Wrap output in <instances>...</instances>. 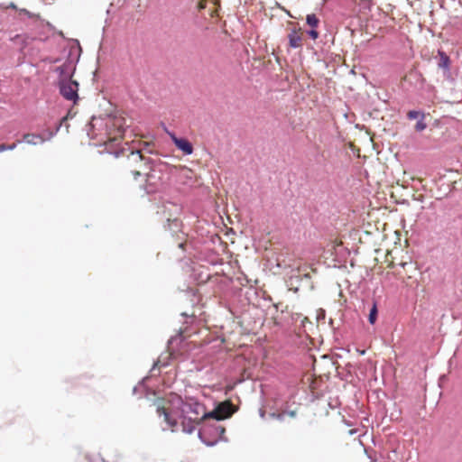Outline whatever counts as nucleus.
<instances>
[{
    "label": "nucleus",
    "mask_w": 462,
    "mask_h": 462,
    "mask_svg": "<svg viewBox=\"0 0 462 462\" xmlns=\"http://www.w3.org/2000/svg\"><path fill=\"white\" fill-rule=\"evenodd\" d=\"M156 411L173 432L180 428L185 433H192L202 420L209 418L205 406L191 398L182 400L177 397L170 406L157 405Z\"/></svg>",
    "instance_id": "1"
},
{
    "label": "nucleus",
    "mask_w": 462,
    "mask_h": 462,
    "mask_svg": "<svg viewBox=\"0 0 462 462\" xmlns=\"http://www.w3.org/2000/svg\"><path fill=\"white\" fill-rule=\"evenodd\" d=\"M125 152H129L125 155L126 159L123 162V166L125 168V170L129 171L134 175V179H136L138 176H141L146 169H148L146 166V159L143 156L139 150L130 151L129 148L122 149L120 153L125 155ZM116 156H119L118 152H116Z\"/></svg>",
    "instance_id": "2"
},
{
    "label": "nucleus",
    "mask_w": 462,
    "mask_h": 462,
    "mask_svg": "<svg viewBox=\"0 0 462 462\" xmlns=\"http://www.w3.org/2000/svg\"><path fill=\"white\" fill-rule=\"evenodd\" d=\"M106 128L107 141L104 143L106 145L107 142H114L123 138L125 133V119L122 117H108L104 123Z\"/></svg>",
    "instance_id": "3"
},
{
    "label": "nucleus",
    "mask_w": 462,
    "mask_h": 462,
    "mask_svg": "<svg viewBox=\"0 0 462 462\" xmlns=\"http://www.w3.org/2000/svg\"><path fill=\"white\" fill-rule=\"evenodd\" d=\"M148 172H144L146 178L143 189L148 194H152L160 190L162 186V173L154 167L149 168Z\"/></svg>",
    "instance_id": "4"
},
{
    "label": "nucleus",
    "mask_w": 462,
    "mask_h": 462,
    "mask_svg": "<svg viewBox=\"0 0 462 462\" xmlns=\"http://www.w3.org/2000/svg\"><path fill=\"white\" fill-rule=\"evenodd\" d=\"M78 90L79 84L74 80H62L60 84L61 96L67 100L73 101L74 104H77L79 99Z\"/></svg>",
    "instance_id": "5"
},
{
    "label": "nucleus",
    "mask_w": 462,
    "mask_h": 462,
    "mask_svg": "<svg viewBox=\"0 0 462 462\" xmlns=\"http://www.w3.org/2000/svg\"><path fill=\"white\" fill-rule=\"evenodd\" d=\"M233 412V404L230 401H226L220 402L212 411L208 412V416L220 420L230 417Z\"/></svg>",
    "instance_id": "6"
},
{
    "label": "nucleus",
    "mask_w": 462,
    "mask_h": 462,
    "mask_svg": "<svg viewBox=\"0 0 462 462\" xmlns=\"http://www.w3.org/2000/svg\"><path fill=\"white\" fill-rule=\"evenodd\" d=\"M287 38L289 46L292 49L301 48L303 45V31L300 27L291 26L288 29Z\"/></svg>",
    "instance_id": "7"
},
{
    "label": "nucleus",
    "mask_w": 462,
    "mask_h": 462,
    "mask_svg": "<svg viewBox=\"0 0 462 462\" xmlns=\"http://www.w3.org/2000/svg\"><path fill=\"white\" fill-rule=\"evenodd\" d=\"M171 138L176 147L182 151L184 154H191L193 152V146L192 144L185 138H178L174 134H171Z\"/></svg>",
    "instance_id": "8"
},
{
    "label": "nucleus",
    "mask_w": 462,
    "mask_h": 462,
    "mask_svg": "<svg viewBox=\"0 0 462 462\" xmlns=\"http://www.w3.org/2000/svg\"><path fill=\"white\" fill-rule=\"evenodd\" d=\"M23 140L29 143V144H38L42 143L44 142V139L39 135L34 134H25L23 135Z\"/></svg>",
    "instance_id": "9"
},
{
    "label": "nucleus",
    "mask_w": 462,
    "mask_h": 462,
    "mask_svg": "<svg viewBox=\"0 0 462 462\" xmlns=\"http://www.w3.org/2000/svg\"><path fill=\"white\" fill-rule=\"evenodd\" d=\"M439 60L438 63L439 67L441 69H448L449 63H450L449 57L442 51H439Z\"/></svg>",
    "instance_id": "10"
},
{
    "label": "nucleus",
    "mask_w": 462,
    "mask_h": 462,
    "mask_svg": "<svg viewBox=\"0 0 462 462\" xmlns=\"http://www.w3.org/2000/svg\"><path fill=\"white\" fill-rule=\"evenodd\" d=\"M377 313H378V310H377V305L375 302H373V305L370 309V311H369V316H368V320L370 322V324L374 325L377 319Z\"/></svg>",
    "instance_id": "11"
},
{
    "label": "nucleus",
    "mask_w": 462,
    "mask_h": 462,
    "mask_svg": "<svg viewBox=\"0 0 462 462\" xmlns=\"http://www.w3.org/2000/svg\"><path fill=\"white\" fill-rule=\"evenodd\" d=\"M306 21H307V23L312 27V28H315L318 26L319 23V18L316 16V14H308L307 15V18H306Z\"/></svg>",
    "instance_id": "12"
},
{
    "label": "nucleus",
    "mask_w": 462,
    "mask_h": 462,
    "mask_svg": "<svg viewBox=\"0 0 462 462\" xmlns=\"http://www.w3.org/2000/svg\"><path fill=\"white\" fill-rule=\"evenodd\" d=\"M20 141H17L16 143H14L12 144H9V145H6V144H1L0 145V152H4V151H6V150H14L17 143H19Z\"/></svg>",
    "instance_id": "13"
},
{
    "label": "nucleus",
    "mask_w": 462,
    "mask_h": 462,
    "mask_svg": "<svg viewBox=\"0 0 462 462\" xmlns=\"http://www.w3.org/2000/svg\"><path fill=\"white\" fill-rule=\"evenodd\" d=\"M427 127V125L423 122V120H420L415 125V130L418 132L423 131Z\"/></svg>",
    "instance_id": "14"
},
{
    "label": "nucleus",
    "mask_w": 462,
    "mask_h": 462,
    "mask_svg": "<svg viewBox=\"0 0 462 462\" xmlns=\"http://www.w3.org/2000/svg\"><path fill=\"white\" fill-rule=\"evenodd\" d=\"M420 113L414 110L409 111L407 116L409 119H415L419 116Z\"/></svg>",
    "instance_id": "15"
},
{
    "label": "nucleus",
    "mask_w": 462,
    "mask_h": 462,
    "mask_svg": "<svg viewBox=\"0 0 462 462\" xmlns=\"http://www.w3.org/2000/svg\"><path fill=\"white\" fill-rule=\"evenodd\" d=\"M308 33L313 40H316L319 37V32L314 29L310 30Z\"/></svg>",
    "instance_id": "16"
},
{
    "label": "nucleus",
    "mask_w": 462,
    "mask_h": 462,
    "mask_svg": "<svg viewBox=\"0 0 462 462\" xmlns=\"http://www.w3.org/2000/svg\"><path fill=\"white\" fill-rule=\"evenodd\" d=\"M172 224H174V226H179V220L177 218L173 219L172 220Z\"/></svg>",
    "instance_id": "17"
},
{
    "label": "nucleus",
    "mask_w": 462,
    "mask_h": 462,
    "mask_svg": "<svg viewBox=\"0 0 462 462\" xmlns=\"http://www.w3.org/2000/svg\"><path fill=\"white\" fill-rule=\"evenodd\" d=\"M69 116H70V112H69L65 117H63V120L68 119Z\"/></svg>",
    "instance_id": "18"
},
{
    "label": "nucleus",
    "mask_w": 462,
    "mask_h": 462,
    "mask_svg": "<svg viewBox=\"0 0 462 462\" xmlns=\"http://www.w3.org/2000/svg\"><path fill=\"white\" fill-rule=\"evenodd\" d=\"M97 123H98L97 121L96 123H93V125H92L93 127H95L97 125Z\"/></svg>",
    "instance_id": "19"
}]
</instances>
